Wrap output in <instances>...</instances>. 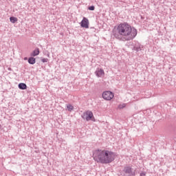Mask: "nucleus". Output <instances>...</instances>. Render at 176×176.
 I'll return each mask as SVG.
<instances>
[{
    "label": "nucleus",
    "instance_id": "nucleus-1",
    "mask_svg": "<svg viewBox=\"0 0 176 176\" xmlns=\"http://www.w3.org/2000/svg\"><path fill=\"white\" fill-rule=\"evenodd\" d=\"M137 29L127 23L119 24L113 31V35L120 41H133L137 36Z\"/></svg>",
    "mask_w": 176,
    "mask_h": 176
},
{
    "label": "nucleus",
    "instance_id": "nucleus-2",
    "mask_svg": "<svg viewBox=\"0 0 176 176\" xmlns=\"http://www.w3.org/2000/svg\"><path fill=\"white\" fill-rule=\"evenodd\" d=\"M115 153L108 151L98 149L94 152V160L97 163H101L102 164H109L115 160Z\"/></svg>",
    "mask_w": 176,
    "mask_h": 176
},
{
    "label": "nucleus",
    "instance_id": "nucleus-3",
    "mask_svg": "<svg viewBox=\"0 0 176 176\" xmlns=\"http://www.w3.org/2000/svg\"><path fill=\"white\" fill-rule=\"evenodd\" d=\"M81 118H82L84 120H87V122H89V120H93V122H96V120L94 119V116L93 115V112L89 110L84 112L82 114Z\"/></svg>",
    "mask_w": 176,
    "mask_h": 176
},
{
    "label": "nucleus",
    "instance_id": "nucleus-4",
    "mask_svg": "<svg viewBox=\"0 0 176 176\" xmlns=\"http://www.w3.org/2000/svg\"><path fill=\"white\" fill-rule=\"evenodd\" d=\"M122 176H133L134 175V171L133 168L129 166H126L124 168L123 170L121 171Z\"/></svg>",
    "mask_w": 176,
    "mask_h": 176
},
{
    "label": "nucleus",
    "instance_id": "nucleus-5",
    "mask_svg": "<svg viewBox=\"0 0 176 176\" xmlns=\"http://www.w3.org/2000/svg\"><path fill=\"white\" fill-rule=\"evenodd\" d=\"M114 96L115 95L113 93H112L111 91H107L102 93V98L107 101H111V100L113 98Z\"/></svg>",
    "mask_w": 176,
    "mask_h": 176
},
{
    "label": "nucleus",
    "instance_id": "nucleus-6",
    "mask_svg": "<svg viewBox=\"0 0 176 176\" xmlns=\"http://www.w3.org/2000/svg\"><path fill=\"white\" fill-rule=\"evenodd\" d=\"M81 27L82 28H89V19L86 17H84L81 21Z\"/></svg>",
    "mask_w": 176,
    "mask_h": 176
},
{
    "label": "nucleus",
    "instance_id": "nucleus-7",
    "mask_svg": "<svg viewBox=\"0 0 176 176\" xmlns=\"http://www.w3.org/2000/svg\"><path fill=\"white\" fill-rule=\"evenodd\" d=\"M95 74H96V76H98V78H101V77L104 76V69H98L95 72Z\"/></svg>",
    "mask_w": 176,
    "mask_h": 176
},
{
    "label": "nucleus",
    "instance_id": "nucleus-8",
    "mask_svg": "<svg viewBox=\"0 0 176 176\" xmlns=\"http://www.w3.org/2000/svg\"><path fill=\"white\" fill-rule=\"evenodd\" d=\"M133 50H135V52H141L142 50V47L141 45L138 44L135 47H133Z\"/></svg>",
    "mask_w": 176,
    "mask_h": 176
},
{
    "label": "nucleus",
    "instance_id": "nucleus-9",
    "mask_svg": "<svg viewBox=\"0 0 176 176\" xmlns=\"http://www.w3.org/2000/svg\"><path fill=\"white\" fill-rule=\"evenodd\" d=\"M39 55V48H36L33 52L32 53L31 56H32L33 57H35L36 56H38Z\"/></svg>",
    "mask_w": 176,
    "mask_h": 176
},
{
    "label": "nucleus",
    "instance_id": "nucleus-10",
    "mask_svg": "<svg viewBox=\"0 0 176 176\" xmlns=\"http://www.w3.org/2000/svg\"><path fill=\"white\" fill-rule=\"evenodd\" d=\"M19 88L21 90H26L27 89V85H25V83H19Z\"/></svg>",
    "mask_w": 176,
    "mask_h": 176
},
{
    "label": "nucleus",
    "instance_id": "nucleus-11",
    "mask_svg": "<svg viewBox=\"0 0 176 176\" xmlns=\"http://www.w3.org/2000/svg\"><path fill=\"white\" fill-rule=\"evenodd\" d=\"M28 63H29V64L34 65V64H35V63H36V60L35 58L30 57L28 58Z\"/></svg>",
    "mask_w": 176,
    "mask_h": 176
},
{
    "label": "nucleus",
    "instance_id": "nucleus-12",
    "mask_svg": "<svg viewBox=\"0 0 176 176\" xmlns=\"http://www.w3.org/2000/svg\"><path fill=\"white\" fill-rule=\"evenodd\" d=\"M67 108L69 112H72V111H74V106H72V104H67Z\"/></svg>",
    "mask_w": 176,
    "mask_h": 176
},
{
    "label": "nucleus",
    "instance_id": "nucleus-13",
    "mask_svg": "<svg viewBox=\"0 0 176 176\" xmlns=\"http://www.w3.org/2000/svg\"><path fill=\"white\" fill-rule=\"evenodd\" d=\"M10 21H11V23H16V21H17V18L14 17V16H11L10 18Z\"/></svg>",
    "mask_w": 176,
    "mask_h": 176
},
{
    "label": "nucleus",
    "instance_id": "nucleus-14",
    "mask_svg": "<svg viewBox=\"0 0 176 176\" xmlns=\"http://www.w3.org/2000/svg\"><path fill=\"white\" fill-rule=\"evenodd\" d=\"M123 108H126V104L123 103L118 105V109H123Z\"/></svg>",
    "mask_w": 176,
    "mask_h": 176
},
{
    "label": "nucleus",
    "instance_id": "nucleus-15",
    "mask_svg": "<svg viewBox=\"0 0 176 176\" xmlns=\"http://www.w3.org/2000/svg\"><path fill=\"white\" fill-rule=\"evenodd\" d=\"M41 61H42V63H47V61H49V59L45 58H41Z\"/></svg>",
    "mask_w": 176,
    "mask_h": 176
},
{
    "label": "nucleus",
    "instance_id": "nucleus-16",
    "mask_svg": "<svg viewBox=\"0 0 176 176\" xmlns=\"http://www.w3.org/2000/svg\"><path fill=\"white\" fill-rule=\"evenodd\" d=\"M89 10H94V9H96V8L94 7V6H89L88 8Z\"/></svg>",
    "mask_w": 176,
    "mask_h": 176
},
{
    "label": "nucleus",
    "instance_id": "nucleus-17",
    "mask_svg": "<svg viewBox=\"0 0 176 176\" xmlns=\"http://www.w3.org/2000/svg\"><path fill=\"white\" fill-rule=\"evenodd\" d=\"M145 175H146V174L145 173H140V176H145Z\"/></svg>",
    "mask_w": 176,
    "mask_h": 176
}]
</instances>
